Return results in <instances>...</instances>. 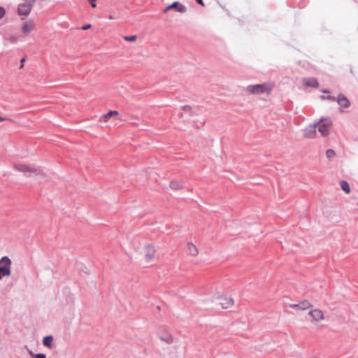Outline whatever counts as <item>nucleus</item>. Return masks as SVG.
Returning a JSON list of instances; mask_svg holds the SVG:
<instances>
[{"instance_id": "f257e3e1", "label": "nucleus", "mask_w": 358, "mask_h": 358, "mask_svg": "<svg viewBox=\"0 0 358 358\" xmlns=\"http://www.w3.org/2000/svg\"><path fill=\"white\" fill-rule=\"evenodd\" d=\"M15 168L23 173L27 177H36L39 182H48L50 178L48 176L38 168L33 166L17 162L15 164Z\"/></svg>"}, {"instance_id": "f03ea898", "label": "nucleus", "mask_w": 358, "mask_h": 358, "mask_svg": "<svg viewBox=\"0 0 358 358\" xmlns=\"http://www.w3.org/2000/svg\"><path fill=\"white\" fill-rule=\"evenodd\" d=\"M155 255L154 247L151 245H145L144 246L138 245L136 248V253L134 254L131 257L144 264H148L154 259Z\"/></svg>"}, {"instance_id": "7ed1b4c3", "label": "nucleus", "mask_w": 358, "mask_h": 358, "mask_svg": "<svg viewBox=\"0 0 358 358\" xmlns=\"http://www.w3.org/2000/svg\"><path fill=\"white\" fill-rule=\"evenodd\" d=\"M273 85L270 83L257 84L249 85L247 91L252 94H270Z\"/></svg>"}, {"instance_id": "20e7f679", "label": "nucleus", "mask_w": 358, "mask_h": 358, "mask_svg": "<svg viewBox=\"0 0 358 358\" xmlns=\"http://www.w3.org/2000/svg\"><path fill=\"white\" fill-rule=\"evenodd\" d=\"M11 264L12 262L10 259L4 256L0 259V280L3 276H9L11 274Z\"/></svg>"}, {"instance_id": "39448f33", "label": "nucleus", "mask_w": 358, "mask_h": 358, "mask_svg": "<svg viewBox=\"0 0 358 358\" xmlns=\"http://www.w3.org/2000/svg\"><path fill=\"white\" fill-rule=\"evenodd\" d=\"M36 0H22L18 5L17 13L19 15L27 16L31 13L33 6Z\"/></svg>"}, {"instance_id": "423d86ee", "label": "nucleus", "mask_w": 358, "mask_h": 358, "mask_svg": "<svg viewBox=\"0 0 358 358\" xmlns=\"http://www.w3.org/2000/svg\"><path fill=\"white\" fill-rule=\"evenodd\" d=\"M308 315L311 318L310 321L312 323L319 324L325 320L324 311L320 308H313V306L309 310Z\"/></svg>"}, {"instance_id": "0eeeda50", "label": "nucleus", "mask_w": 358, "mask_h": 358, "mask_svg": "<svg viewBox=\"0 0 358 358\" xmlns=\"http://www.w3.org/2000/svg\"><path fill=\"white\" fill-rule=\"evenodd\" d=\"M318 131L323 136L329 134V130L332 126V122L329 118H323L317 124Z\"/></svg>"}, {"instance_id": "6e6552de", "label": "nucleus", "mask_w": 358, "mask_h": 358, "mask_svg": "<svg viewBox=\"0 0 358 358\" xmlns=\"http://www.w3.org/2000/svg\"><path fill=\"white\" fill-rule=\"evenodd\" d=\"M36 28L33 19H29L22 24L21 32L24 36H27L34 31Z\"/></svg>"}, {"instance_id": "1a4fd4ad", "label": "nucleus", "mask_w": 358, "mask_h": 358, "mask_svg": "<svg viewBox=\"0 0 358 358\" xmlns=\"http://www.w3.org/2000/svg\"><path fill=\"white\" fill-rule=\"evenodd\" d=\"M220 306L223 309H228L234 305V300L232 297L227 296H220L218 297Z\"/></svg>"}, {"instance_id": "9d476101", "label": "nucleus", "mask_w": 358, "mask_h": 358, "mask_svg": "<svg viewBox=\"0 0 358 358\" xmlns=\"http://www.w3.org/2000/svg\"><path fill=\"white\" fill-rule=\"evenodd\" d=\"M171 9H174L176 11L183 13L186 11V7L181 4L179 2H173L172 4L168 6L166 9L164 10V12L166 13Z\"/></svg>"}, {"instance_id": "9b49d317", "label": "nucleus", "mask_w": 358, "mask_h": 358, "mask_svg": "<svg viewBox=\"0 0 358 358\" xmlns=\"http://www.w3.org/2000/svg\"><path fill=\"white\" fill-rule=\"evenodd\" d=\"M118 115L117 110H110L107 113L102 115L99 118V122L102 123L108 122L110 119Z\"/></svg>"}, {"instance_id": "f8f14e48", "label": "nucleus", "mask_w": 358, "mask_h": 358, "mask_svg": "<svg viewBox=\"0 0 358 358\" xmlns=\"http://www.w3.org/2000/svg\"><path fill=\"white\" fill-rule=\"evenodd\" d=\"M336 101L338 103L344 108H348L350 106V102L348 99L342 94H338Z\"/></svg>"}, {"instance_id": "ddd939ff", "label": "nucleus", "mask_w": 358, "mask_h": 358, "mask_svg": "<svg viewBox=\"0 0 358 358\" xmlns=\"http://www.w3.org/2000/svg\"><path fill=\"white\" fill-rule=\"evenodd\" d=\"M169 187L174 191H179L183 189V182L180 180H173L170 182Z\"/></svg>"}, {"instance_id": "4468645a", "label": "nucleus", "mask_w": 358, "mask_h": 358, "mask_svg": "<svg viewBox=\"0 0 358 358\" xmlns=\"http://www.w3.org/2000/svg\"><path fill=\"white\" fill-rule=\"evenodd\" d=\"M302 81L306 86L312 87H318V82L315 78H303Z\"/></svg>"}, {"instance_id": "2eb2a0df", "label": "nucleus", "mask_w": 358, "mask_h": 358, "mask_svg": "<svg viewBox=\"0 0 358 358\" xmlns=\"http://www.w3.org/2000/svg\"><path fill=\"white\" fill-rule=\"evenodd\" d=\"M53 340L52 336H46L43 338V345L49 349H52L53 347Z\"/></svg>"}, {"instance_id": "dca6fc26", "label": "nucleus", "mask_w": 358, "mask_h": 358, "mask_svg": "<svg viewBox=\"0 0 358 358\" xmlns=\"http://www.w3.org/2000/svg\"><path fill=\"white\" fill-rule=\"evenodd\" d=\"M313 305L308 300H304L299 303V310H306L308 309H311Z\"/></svg>"}, {"instance_id": "f3484780", "label": "nucleus", "mask_w": 358, "mask_h": 358, "mask_svg": "<svg viewBox=\"0 0 358 358\" xmlns=\"http://www.w3.org/2000/svg\"><path fill=\"white\" fill-rule=\"evenodd\" d=\"M187 248L188 251L192 256L195 257L198 255V249L193 243H188Z\"/></svg>"}, {"instance_id": "a211bd4d", "label": "nucleus", "mask_w": 358, "mask_h": 358, "mask_svg": "<svg viewBox=\"0 0 358 358\" xmlns=\"http://www.w3.org/2000/svg\"><path fill=\"white\" fill-rule=\"evenodd\" d=\"M340 186H341V188L342 189V190L345 193V194H350V185L348 184V182L347 181H345V180H342L340 182Z\"/></svg>"}, {"instance_id": "6ab92c4d", "label": "nucleus", "mask_w": 358, "mask_h": 358, "mask_svg": "<svg viewBox=\"0 0 358 358\" xmlns=\"http://www.w3.org/2000/svg\"><path fill=\"white\" fill-rule=\"evenodd\" d=\"M159 338L162 341H164L168 343H171L173 341V338L171 335L166 334L164 336H159Z\"/></svg>"}, {"instance_id": "aec40b11", "label": "nucleus", "mask_w": 358, "mask_h": 358, "mask_svg": "<svg viewBox=\"0 0 358 358\" xmlns=\"http://www.w3.org/2000/svg\"><path fill=\"white\" fill-rule=\"evenodd\" d=\"M124 39L128 42H135L137 39V37L135 35H131V36H124Z\"/></svg>"}, {"instance_id": "412c9836", "label": "nucleus", "mask_w": 358, "mask_h": 358, "mask_svg": "<svg viewBox=\"0 0 358 358\" xmlns=\"http://www.w3.org/2000/svg\"><path fill=\"white\" fill-rule=\"evenodd\" d=\"M327 157H332L336 155V152L332 149H329L326 152Z\"/></svg>"}, {"instance_id": "4be33fe9", "label": "nucleus", "mask_w": 358, "mask_h": 358, "mask_svg": "<svg viewBox=\"0 0 358 358\" xmlns=\"http://www.w3.org/2000/svg\"><path fill=\"white\" fill-rule=\"evenodd\" d=\"M321 99H326V97H325V96H321ZM327 99L330 100V101H335V100H336V98H335L334 96H328L327 97Z\"/></svg>"}, {"instance_id": "5701e85b", "label": "nucleus", "mask_w": 358, "mask_h": 358, "mask_svg": "<svg viewBox=\"0 0 358 358\" xmlns=\"http://www.w3.org/2000/svg\"><path fill=\"white\" fill-rule=\"evenodd\" d=\"M5 15V10L3 8L0 7V19H1Z\"/></svg>"}, {"instance_id": "b1692460", "label": "nucleus", "mask_w": 358, "mask_h": 358, "mask_svg": "<svg viewBox=\"0 0 358 358\" xmlns=\"http://www.w3.org/2000/svg\"><path fill=\"white\" fill-rule=\"evenodd\" d=\"M290 308H292V309H298V310H299V303H297V304H292V305H290Z\"/></svg>"}, {"instance_id": "393cba45", "label": "nucleus", "mask_w": 358, "mask_h": 358, "mask_svg": "<svg viewBox=\"0 0 358 358\" xmlns=\"http://www.w3.org/2000/svg\"><path fill=\"white\" fill-rule=\"evenodd\" d=\"M91 27V24H85L82 27V29L83 30H87L88 29H90Z\"/></svg>"}, {"instance_id": "a878e982", "label": "nucleus", "mask_w": 358, "mask_h": 358, "mask_svg": "<svg viewBox=\"0 0 358 358\" xmlns=\"http://www.w3.org/2000/svg\"><path fill=\"white\" fill-rule=\"evenodd\" d=\"M90 2V4L92 8H95L96 6L95 1L96 0H88Z\"/></svg>"}, {"instance_id": "bb28decb", "label": "nucleus", "mask_w": 358, "mask_h": 358, "mask_svg": "<svg viewBox=\"0 0 358 358\" xmlns=\"http://www.w3.org/2000/svg\"><path fill=\"white\" fill-rule=\"evenodd\" d=\"M6 120L11 121V120H10V119H8V118H6V117H3L0 116V122L6 121Z\"/></svg>"}, {"instance_id": "cd10ccee", "label": "nucleus", "mask_w": 358, "mask_h": 358, "mask_svg": "<svg viewBox=\"0 0 358 358\" xmlns=\"http://www.w3.org/2000/svg\"><path fill=\"white\" fill-rule=\"evenodd\" d=\"M196 3L201 5V6H203V0H196Z\"/></svg>"}, {"instance_id": "c85d7f7f", "label": "nucleus", "mask_w": 358, "mask_h": 358, "mask_svg": "<svg viewBox=\"0 0 358 358\" xmlns=\"http://www.w3.org/2000/svg\"><path fill=\"white\" fill-rule=\"evenodd\" d=\"M108 18H109L110 20H115V19H117V17H115V16H113V15H109V16H108Z\"/></svg>"}, {"instance_id": "c756f323", "label": "nucleus", "mask_w": 358, "mask_h": 358, "mask_svg": "<svg viewBox=\"0 0 358 358\" xmlns=\"http://www.w3.org/2000/svg\"><path fill=\"white\" fill-rule=\"evenodd\" d=\"M25 62V58H22L20 61L22 66L23 65V63Z\"/></svg>"}, {"instance_id": "7c9ffc66", "label": "nucleus", "mask_w": 358, "mask_h": 358, "mask_svg": "<svg viewBox=\"0 0 358 358\" xmlns=\"http://www.w3.org/2000/svg\"><path fill=\"white\" fill-rule=\"evenodd\" d=\"M11 42H15L16 41V38H12V39L10 40Z\"/></svg>"}, {"instance_id": "2f4dec72", "label": "nucleus", "mask_w": 358, "mask_h": 358, "mask_svg": "<svg viewBox=\"0 0 358 358\" xmlns=\"http://www.w3.org/2000/svg\"><path fill=\"white\" fill-rule=\"evenodd\" d=\"M306 136L307 137H308V138H310V137H312V135H310V134H306Z\"/></svg>"}, {"instance_id": "473e14b6", "label": "nucleus", "mask_w": 358, "mask_h": 358, "mask_svg": "<svg viewBox=\"0 0 358 358\" xmlns=\"http://www.w3.org/2000/svg\"><path fill=\"white\" fill-rule=\"evenodd\" d=\"M323 93H328L329 92L328 91H326V90H324L322 91Z\"/></svg>"}]
</instances>
